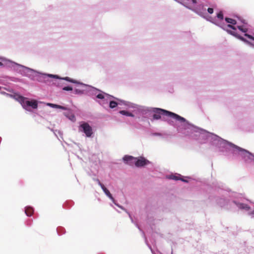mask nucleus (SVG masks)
Here are the masks:
<instances>
[{
  "label": "nucleus",
  "instance_id": "nucleus-1",
  "mask_svg": "<svg viewBox=\"0 0 254 254\" xmlns=\"http://www.w3.org/2000/svg\"><path fill=\"white\" fill-rule=\"evenodd\" d=\"M210 145L215 147L225 156H228L231 153L234 155H240L246 163H250L254 160V154L240 147L235 144L225 140L217 134L212 133L209 141Z\"/></svg>",
  "mask_w": 254,
  "mask_h": 254
},
{
  "label": "nucleus",
  "instance_id": "nucleus-2",
  "mask_svg": "<svg viewBox=\"0 0 254 254\" xmlns=\"http://www.w3.org/2000/svg\"><path fill=\"white\" fill-rule=\"evenodd\" d=\"M175 120L180 123L176 127L179 133L196 140L199 144L209 142L212 132L194 125L178 114Z\"/></svg>",
  "mask_w": 254,
  "mask_h": 254
},
{
  "label": "nucleus",
  "instance_id": "nucleus-3",
  "mask_svg": "<svg viewBox=\"0 0 254 254\" xmlns=\"http://www.w3.org/2000/svg\"><path fill=\"white\" fill-rule=\"evenodd\" d=\"M8 62L10 64V66L14 70L21 74L22 76L28 77L32 80H37L40 82H43L45 81L47 78L50 77L65 80L72 83L80 84L87 88L88 86H89L68 76L61 77L57 74L43 73L11 61H8Z\"/></svg>",
  "mask_w": 254,
  "mask_h": 254
},
{
  "label": "nucleus",
  "instance_id": "nucleus-4",
  "mask_svg": "<svg viewBox=\"0 0 254 254\" xmlns=\"http://www.w3.org/2000/svg\"><path fill=\"white\" fill-rule=\"evenodd\" d=\"M129 108H132V112L136 118L141 122H148L150 117L151 121L159 120L161 119V116L170 117L176 119L177 114L164 109L156 107H148L138 105L131 102L129 104Z\"/></svg>",
  "mask_w": 254,
  "mask_h": 254
},
{
  "label": "nucleus",
  "instance_id": "nucleus-5",
  "mask_svg": "<svg viewBox=\"0 0 254 254\" xmlns=\"http://www.w3.org/2000/svg\"><path fill=\"white\" fill-rule=\"evenodd\" d=\"M87 89L89 94L95 95L99 100H96V101L106 110L108 108L109 101L110 98H115L113 96L90 85L88 86Z\"/></svg>",
  "mask_w": 254,
  "mask_h": 254
},
{
  "label": "nucleus",
  "instance_id": "nucleus-6",
  "mask_svg": "<svg viewBox=\"0 0 254 254\" xmlns=\"http://www.w3.org/2000/svg\"><path fill=\"white\" fill-rule=\"evenodd\" d=\"M186 8L191 10L200 16L205 18L207 14L206 12V5L201 2H197L196 0H191L190 2H181Z\"/></svg>",
  "mask_w": 254,
  "mask_h": 254
},
{
  "label": "nucleus",
  "instance_id": "nucleus-7",
  "mask_svg": "<svg viewBox=\"0 0 254 254\" xmlns=\"http://www.w3.org/2000/svg\"><path fill=\"white\" fill-rule=\"evenodd\" d=\"M212 23L221 28L222 29L226 31L228 33L234 36L235 37L240 40L241 41L246 43H249L253 45V44L251 43L250 41H249L244 37L238 34L237 28L235 26H230V25L229 24H226L223 21L217 22L212 21Z\"/></svg>",
  "mask_w": 254,
  "mask_h": 254
},
{
  "label": "nucleus",
  "instance_id": "nucleus-8",
  "mask_svg": "<svg viewBox=\"0 0 254 254\" xmlns=\"http://www.w3.org/2000/svg\"><path fill=\"white\" fill-rule=\"evenodd\" d=\"M16 100L18 101L23 108L28 112H32V109H37L38 102L35 100H31L19 94H16Z\"/></svg>",
  "mask_w": 254,
  "mask_h": 254
},
{
  "label": "nucleus",
  "instance_id": "nucleus-9",
  "mask_svg": "<svg viewBox=\"0 0 254 254\" xmlns=\"http://www.w3.org/2000/svg\"><path fill=\"white\" fill-rule=\"evenodd\" d=\"M79 131L83 132L87 137H91L93 133L92 127L85 122H82L79 126Z\"/></svg>",
  "mask_w": 254,
  "mask_h": 254
},
{
  "label": "nucleus",
  "instance_id": "nucleus-10",
  "mask_svg": "<svg viewBox=\"0 0 254 254\" xmlns=\"http://www.w3.org/2000/svg\"><path fill=\"white\" fill-rule=\"evenodd\" d=\"M129 103V102L126 101L116 97L115 98H110V101H109L108 108L114 109L118 105H125L128 108Z\"/></svg>",
  "mask_w": 254,
  "mask_h": 254
},
{
  "label": "nucleus",
  "instance_id": "nucleus-11",
  "mask_svg": "<svg viewBox=\"0 0 254 254\" xmlns=\"http://www.w3.org/2000/svg\"><path fill=\"white\" fill-rule=\"evenodd\" d=\"M127 213L128 215V216L131 221V222L133 224H134V225H135V226L138 229V230H139L140 232H141L142 233V237L144 238V240H145V244H146V245L148 246V247L149 248V249L151 250V253L152 254H159V253L157 251L155 252L154 251L150 245L149 244L148 241H147V238L145 236V233L144 232H143V231L140 228V226H139V225L136 223L135 222L132 216L131 215V214H130V213L128 212V211H127Z\"/></svg>",
  "mask_w": 254,
  "mask_h": 254
},
{
  "label": "nucleus",
  "instance_id": "nucleus-12",
  "mask_svg": "<svg viewBox=\"0 0 254 254\" xmlns=\"http://www.w3.org/2000/svg\"><path fill=\"white\" fill-rule=\"evenodd\" d=\"M135 166L136 167H143L151 163L148 159L143 156L135 157Z\"/></svg>",
  "mask_w": 254,
  "mask_h": 254
},
{
  "label": "nucleus",
  "instance_id": "nucleus-13",
  "mask_svg": "<svg viewBox=\"0 0 254 254\" xmlns=\"http://www.w3.org/2000/svg\"><path fill=\"white\" fill-rule=\"evenodd\" d=\"M166 178L169 180H173L175 181H181L184 183H189V181L185 179H190L189 177H184L182 175L178 173L175 174H171L170 175H168L166 176Z\"/></svg>",
  "mask_w": 254,
  "mask_h": 254
},
{
  "label": "nucleus",
  "instance_id": "nucleus-14",
  "mask_svg": "<svg viewBox=\"0 0 254 254\" xmlns=\"http://www.w3.org/2000/svg\"><path fill=\"white\" fill-rule=\"evenodd\" d=\"M135 157L129 155H125L122 159L124 163L130 166L135 165Z\"/></svg>",
  "mask_w": 254,
  "mask_h": 254
},
{
  "label": "nucleus",
  "instance_id": "nucleus-15",
  "mask_svg": "<svg viewBox=\"0 0 254 254\" xmlns=\"http://www.w3.org/2000/svg\"><path fill=\"white\" fill-rule=\"evenodd\" d=\"M4 90H6L8 92H11L13 91V90L12 89H11L10 88L0 86V93L1 94L6 96V97H9L16 100V98L15 97V96L16 93H15L14 95H12L6 93Z\"/></svg>",
  "mask_w": 254,
  "mask_h": 254
},
{
  "label": "nucleus",
  "instance_id": "nucleus-16",
  "mask_svg": "<svg viewBox=\"0 0 254 254\" xmlns=\"http://www.w3.org/2000/svg\"><path fill=\"white\" fill-rule=\"evenodd\" d=\"M232 202L239 209L249 211L251 207L247 204L241 202L236 200H234Z\"/></svg>",
  "mask_w": 254,
  "mask_h": 254
},
{
  "label": "nucleus",
  "instance_id": "nucleus-17",
  "mask_svg": "<svg viewBox=\"0 0 254 254\" xmlns=\"http://www.w3.org/2000/svg\"><path fill=\"white\" fill-rule=\"evenodd\" d=\"M34 211V208L31 206H27L25 207L24 212L28 217L31 216Z\"/></svg>",
  "mask_w": 254,
  "mask_h": 254
},
{
  "label": "nucleus",
  "instance_id": "nucleus-18",
  "mask_svg": "<svg viewBox=\"0 0 254 254\" xmlns=\"http://www.w3.org/2000/svg\"><path fill=\"white\" fill-rule=\"evenodd\" d=\"M105 194L111 200L114 201V198L112 196L109 190L103 185L101 187Z\"/></svg>",
  "mask_w": 254,
  "mask_h": 254
},
{
  "label": "nucleus",
  "instance_id": "nucleus-19",
  "mask_svg": "<svg viewBox=\"0 0 254 254\" xmlns=\"http://www.w3.org/2000/svg\"><path fill=\"white\" fill-rule=\"evenodd\" d=\"M47 105L49 107L52 108L60 109L62 110H66V107L61 106V105H58V104H56L48 103H47Z\"/></svg>",
  "mask_w": 254,
  "mask_h": 254
},
{
  "label": "nucleus",
  "instance_id": "nucleus-20",
  "mask_svg": "<svg viewBox=\"0 0 254 254\" xmlns=\"http://www.w3.org/2000/svg\"><path fill=\"white\" fill-rule=\"evenodd\" d=\"M119 114L125 116L127 117H134V113L129 112L127 110H121L119 112Z\"/></svg>",
  "mask_w": 254,
  "mask_h": 254
},
{
  "label": "nucleus",
  "instance_id": "nucleus-21",
  "mask_svg": "<svg viewBox=\"0 0 254 254\" xmlns=\"http://www.w3.org/2000/svg\"><path fill=\"white\" fill-rule=\"evenodd\" d=\"M225 21L227 23L232 26H235V25L237 24V21L236 20L230 17H226L225 18Z\"/></svg>",
  "mask_w": 254,
  "mask_h": 254
},
{
  "label": "nucleus",
  "instance_id": "nucleus-22",
  "mask_svg": "<svg viewBox=\"0 0 254 254\" xmlns=\"http://www.w3.org/2000/svg\"><path fill=\"white\" fill-rule=\"evenodd\" d=\"M74 202L72 200H68L65 201L63 205L64 208H70L73 205Z\"/></svg>",
  "mask_w": 254,
  "mask_h": 254
},
{
  "label": "nucleus",
  "instance_id": "nucleus-23",
  "mask_svg": "<svg viewBox=\"0 0 254 254\" xmlns=\"http://www.w3.org/2000/svg\"><path fill=\"white\" fill-rule=\"evenodd\" d=\"M57 232L60 236L65 233V230L64 227L59 226L57 228Z\"/></svg>",
  "mask_w": 254,
  "mask_h": 254
},
{
  "label": "nucleus",
  "instance_id": "nucleus-24",
  "mask_svg": "<svg viewBox=\"0 0 254 254\" xmlns=\"http://www.w3.org/2000/svg\"><path fill=\"white\" fill-rule=\"evenodd\" d=\"M216 201L217 203L221 206L222 207L224 206L226 203V199L223 198H220L219 199H217Z\"/></svg>",
  "mask_w": 254,
  "mask_h": 254
},
{
  "label": "nucleus",
  "instance_id": "nucleus-25",
  "mask_svg": "<svg viewBox=\"0 0 254 254\" xmlns=\"http://www.w3.org/2000/svg\"><path fill=\"white\" fill-rule=\"evenodd\" d=\"M237 28L244 34L248 32V28L245 25L237 26Z\"/></svg>",
  "mask_w": 254,
  "mask_h": 254
},
{
  "label": "nucleus",
  "instance_id": "nucleus-26",
  "mask_svg": "<svg viewBox=\"0 0 254 254\" xmlns=\"http://www.w3.org/2000/svg\"><path fill=\"white\" fill-rule=\"evenodd\" d=\"M63 90L67 91H71L73 90V87L70 85L65 86L62 88Z\"/></svg>",
  "mask_w": 254,
  "mask_h": 254
},
{
  "label": "nucleus",
  "instance_id": "nucleus-27",
  "mask_svg": "<svg viewBox=\"0 0 254 254\" xmlns=\"http://www.w3.org/2000/svg\"><path fill=\"white\" fill-rule=\"evenodd\" d=\"M73 93H74V94H75L76 95H81V94H84V90L79 89H77V88H75L74 90Z\"/></svg>",
  "mask_w": 254,
  "mask_h": 254
},
{
  "label": "nucleus",
  "instance_id": "nucleus-28",
  "mask_svg": "<svg viewBox=\"0 0 254 254\" xmlns=\"http://www.w3.org/2000/svg\"><path fill=\"white\" fill-rule=\"evenodd\" d=\"M217 17L221 21H222L224 18V14L222 11H220L217 12L216 14Z\"/></svg>",
  "mask_w": 254,
  "mask_h": 254
},
{
  "label": "nucleus",
  "instance_id": "nucleus-29",
  "mask_svg": "<svg viewBox=\"0 0 254 254\" xmlns=\"http://www.w3.org/2000/svg\"><path fill=\"white\" fill-rule=\"evenodd\" d=\"M244 36L254 42V36L249 34L247 32L244 34Z\"/></svg>",
  "mask_w": 254,
  "mask_h": 254
},
{
  "label": "nucleus",
  "instance_id": "nucleus-30",
  "mask_svg": "<svg viewBox=\"0 0 254 254\" xmlns=\"http://www.w3.org/2000/svg\"><path fill=\"white\" fill-rule=\"evenodd\" d=\"M244 36L254 42V36L249 34L247 32L244 34Z\"/></svg>",
  "mask_w": 254,
  "mask_h": 254
},
{
  "label": "nucleus",
  "instance_id": "nucleus-31",
  "mask_svg": "<svg viewBox=\"0 0 254 254\" xmlns=\"http://www.w3.org/2000/svg\"><path fill=\"white\" fill-rule=\"evenodd\" d=\"M93 181L96 182L97 183V184L99 185V186H100V187L102 185H103V184L101 183V182L100 181V180L98 179H97V178H93Z\"/></svg>",
  "mask_w": 254,
  "mask_h": 254
},
{
  "label": "nucleus",
  "instance_id": "nucleus-32",
  "mask_svg": "<svg viewBox=\"0 0 254 254\" xmlns=\"http://www.w3.org/2000/svg\"><path fill=\"white\" fill-rule=\"evenodd\" d=\"M32 220L28 219L25 222L26 225L28 226V227H30L31 225V224H32Z\"/></svg>",
  "mask_w": 254,
  "mask_h": 254
},
{
  "label": "nucleus",
  "instance_id": "nucleus-33",
  "mask_svg": "<svg viewBox=\"0 0 254 254\" xmlns=\"http://www.w3.org/2000/svg\"><path fill=\"white\" fill-rule=\"evenodd\" d=\"M57 132L58 133V134L60 135V136L62 137V135H63V133L60 130H56L55 131H54V134L57 136Z\"/></svg>",
  "mask_w": 254,
  "mask_h": 254
},
{
  "label": "nucleus",
  "instance_id": "nucleus-34",
  "mask_svg": "<svg viewBox=\"0 0 254 254\" xmlns=\"http://www.w3.org/2000/svg\"><path fill=\"white\" fill-rule=\"evenodd\" d=\"M208 13L209 14H212L213 13L214 10L212 7H208L207 9Z\"/></svg>",
  "mask_w": 254,
  "mask_h": 254
},
{
  "label": "nucleus",
  "instance_id": "nucleus-35",
  "mask_svg": "<svg viewBox=\"0 0 254 254\" xmlns=\"http://www.w3.org/2000/svg\"><path fill=\"white\" fill-rule=\"evenodd\" d=\"M207 20L209 21L210 22H211L212 23V21H215V22H217L216 21V19L214 18H212V17L211 16H209V18L208 19H207Z\"/></svg>",
  "mask_w": 254,
  "mask_h": 254
},
{
  "label": "nucleus",
  "instance_id": "nucleus-36",
  "mask_svg": "<svg viewBox=\"0 0 254 254\" xmlns=\"http://www.w3.org/2000/svg\"><path fill=\"white\" fill-rule=\"evenodd\" d=\"M5 61V59L3 58L0 57V66H3V64L2 63V62H4Z\"/></svg>",
  "mask_w": 254,
  "mask_h": 254
},
{
  "label": "nucleus",
  "instance_id": "nucleus-37",
  "mask_svg": "<svg viewBox=\"0 0 254 254\" xmlns=\"http://www.w3.org/2000/svg\"><path fill=\"white\" fill-rule=\"evenodd\" d=\"M152 134L153 136H161L162 135L161 133H160L159 132H154Z\"/></svg>",
  "mask_w": 254,
  "mask_h": 254
},
{
  "label": "nucleus",
  "instance_id": "nucleus-38",
  "mask_svg": "<svg viewBox=\"0 0 254 254\" xmlns=\"http://www.w3.org/2000/svg\"><path fill=\"white\" fill-rule=\"evenodd\" d=\"M112 201L115 204V205H116L117 206L119 207L120 204H119L118 202H117V201H116V200L115 199H114V201L112 200Z\"/></svg>",
  "mask_w": 254,
  "mask_h": 254
},
{
  "label": "nucleus",
  "instance_id": "nucleus-39",
  "mask_svg": "<svg viewBox=\"0 0 254 254\" xmlns=\"http://www.w3.org/2000/svg\"><path fill=\"white\" fill-rule=\"evenodd\" d=\"M249 215H250V216H252V217H254V210H253V211H252L251 212H250L249 213Z\"/></svg>",
  "mask_w": 254,
  "mask_h": 254
},
{
  "label": "nucleus",
  "instance_id": "nucleus-40",
  "mask_svg": "<svg viewBox=\"0 0 254 254\" xmlns=\"http://www.w3.org/2000/svg\"><path fill=\"white\" fill-rule=\"evenodd\" d=\"M119 208H120L122 210H124L126 213H127V211H128L126 209H125L123 206H122L121 205H120Z\"/></svg>",
  "mask_w": 254,
  "mask_h": 254
},
{
  "label": "nucleus",
  "instance_id": "nucleus-41",
  "mask_svg": "<svg viewBox=\"0 0 254 254\" xmlns=\"http://www.w3.org/2000/svg\"><path fill=\"white\" fill-rule=\"evenodd\" d=\"M250 42L251 43L253 44V45L250 44H249V43H247V44H248V45H250V46H252V47H254V42Z\"/></svg>",
  "mask_w": 254,
  "mask_h": 254
},
{
  "label": "nucleus",
  "instance_id": "nucleus-42",
  "mask_svg": "<svg viewBox=\"0 0 254 254\" xmlns=\"http://www.w3.org/2000/svg\"><path fill=\"white\" fill-rule=\"evenodd\" d=\"M168 123H169L170 125H172V123H173V121L170 122V121H168Z\"/></svg>",
  "mask_w": 254,
  "mask_h": 254
},
{
  "label": "nucleus",
  "instance_id": "nucleus-43",
  "mask_svg": "<svg viewBox=\"0 0 254 254\" xmlns=\"http://www.w3.org/2000/svg\"><path fill=\"white\" fill-rule=\"evenodd\" d=\"M242 22L244 24H245V20H243V21H242Z\"/></svg>",
  "mask_w": 254,
  "mask_h": 254
},
{
  "label": "nucleus",
  "instance_id": "nucleus-44",
  "mask_svg": "<svg viewBox=\"0 0 254 254\" xmlns=\"http://www.w3.org/2000/svg\"><path fill=\"white\" fill-rule=\"evenodd\" d=\"M171 254H173V250H172Z\"/></svg>",
  "mask_w": 254,
  "mask_h": 254
},
{
  "label": "nucleus",
  "instance_id": "nucleus-45",
  "mask_svg": "<svg viewBox=\"0 0 254 254\" xmlns=\"http://www.w3.org/2000/svg\"><path fill=\"white\" fill-rule=\"evenodd\" d=\"M253 162H254V161H253Z\"/></svg>",
  "mask_w": 254,
  "mask_h": 254
}]
</instances>
